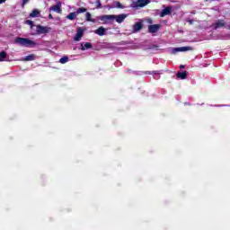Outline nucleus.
Returning a JSON list of instances; mask_svg holds the SVG:
<instances>
[{"mask_svg":"<svg viewBox=\"0 0 230 230\" xmlns=\"http://www.w3.org/2000/svg\"><path fill=\"white\" fill-rule=\"evenodd\" d=\"M145 75H159V71H153V72L146 71Z\"/></svg>","mask_w":230,"mask_h":230,"instance_id":"b1692460","label":"nucleus"},{"mask_svg":"<svg viewBox=\"0 0 230 230\" xmlns=\"http://www.w3.org/2000/svg\"><path fill=\"white\" fill-rule=\"evenodd\" d=\"M125 19H127V14L125 13H121L119 15L113 14V21H116V22H118L119 24H121V22H123Z\"/></svg>","mask_w":230,"mask_h":230,"instance_id":"423d86ee","label":"nucleus"},{"mask_svg":"<svg viewBox=\"0 0 230 230\" xmlns=\"http://www.w3.org/2000/svg\"><path fill=\"white\" fill-rule=\"evenodd\" d=\"M14 44H19V46H22L24 48H33L37 46V42L30 39L21 37H16L14 39Z\"/></svg>","mask_w":230,"mask_h":230,"instance_id":"f257e3e1","label":"nucleus"},{"mask_svg":"<svg viewBox=\"0 0 230 230\" xmlns=\"http://www.w3.org/2000/svg\"><path fill=\"white\" fill-rule=\"evenodd\" d=\"M185 66L184 65H181L180 66V69H184Z\"/></svg>","mask_w":230,"mask_h":230,"instance_id":"c756f323","label":"nucleus"},{"mask_svg":"<svg viewBox=\"0 0 230 230\" xmlns=\"http://www.w3.org/2000/svg\"><path fill=\"white\" fill-rule=\"evenodd\" d=\"M99 19L102 21V24H112L114 14H103L99 16Z\"/></svg>","mask_w":230,"mask_h":230,"instance_id":"f03ea898","label":"nucleus"},{"mask_svg":"<svg viewBox=\"0 0 230 230\" xmlns=\"http://www.w3.org/2000/svg\"><path fill=\"white\" fill-rule=\"evenodd\" d=\"M95 6H96V8H102V2L100 0H96Z\"/></svg>","mask_w":230,"mask_h":230,"instance_id":"393cba45","label":"nucleus"},{"mask_svg":"<svg viewBox=\"0 0 230 230\" xmlns=\"http://www.w3.org/2000/svg\"><path fill=\"white\" fill-rule=\"evenodd\" d=\"M60 64H67L69 62V57L65 56L59 59Z\"/></svg>","mask_w":230,"mask_h":230,"instance_id":"aec40b11","label":"nucleus"},{"mask_svg":"<svg viewBox=\"0 0 230 230\" xmlns=\"http://www.w3.org/2000/svg\"><path fill=\"white\" fill-rule=\"evenodd\" d=\"M177 78H180L181 80H186V78L188 77V72L187 71H183V72H178L176 74Z\"/></svg>","mask_w":230,"mask_h":230,"instance_id":"f8f14e48","label":"nucleus"},{"mask_svg":"<svg viewBox=\"0 0 230 230\" xmlns=\"http://www.w3.org/2000/svg\"><path fill=\"white\" fill-rule=\"evenodd\" d=\"M30 0H22V8H24V6L26 5V4L29 2Z\"/></svg>","mask_w":230,"mask_h":230,"instance_id":"a878e982","label":"nucleus"},{"mask_svg":"<svg viewBox=\"0 0 230 230\" xmlns=\"http://www.w3.org/2000/svg\"><path fill=\"white\" fill-rule=\"evenodd\" d=\"M86 21H88L89 22H94L91 15V13H86Z\"/></svg>","mask_w":230,"mask_h":230,"instance_id":"4be33fe9","label":"nucleus"},{"mask_svg":"<svg viewBox=\"0 0 230 230\" xmlns=\"http://www.w3.org/2000/svg\"><path fill=\"white\" fill-rule=\"evenodd\" d=\"M161 30V24H153L148 26V33H157Z\"/></svg>","mask_w":230,"mask_h":230,"instance_id":"6e6552de","label":"nucleus"},{"mask_svg":"<svg viewBox=\"0 0 230 230\" xmlns=\"http://www.w3.org/2000/svg\"><path fill=\"white\" fill-rule=\"evenodd\" d=\"M8 57V54H6V51H1L0 52V62H4V59Z\"/></svg>","mask_w":230,"mask_h":230,"instance_id":"6ab92c4d","label":"nucleus"},{"mask_svg":"<svg viewBox=\"0 0 230 230\" xmlns=\"http://www.w3.org/2000/svg\"><path fill=\"white\" fill-rule=\"evenodd\" d=\"M3 3H6V0H0V4H3Z\"/></svg>","mask_w":230,"mask_h":230,"instance_id":"c85d7f7f","label":"nucleus"},{"mask_svg":"<svg viewBox=\"0 0 230 230\" xmlns=\"http://www.w3.org/2000/svg\"><path fill=\"white\" fill-rule=\"evenodd\" d=\"M91 48H93V43L91 42H86L84 43H84L81 44L82 51H85V49H91Z\"/></svg>","mask_w":230,"mask_h":230,"instance_id":"4468645a","label":"nucleus"},{"mask_svg":"<svg viewBox=\"0 0 230 230\" xmlns=\"http://www.w3.org/2000/svg\"><path fill=\"white\" fill-rule=\"evenodd\" d=\"M56 12V13H62V2H58L57 4L51 5L49 12Z\"/></svg>","mask_w":230,"mask_h":230,"instance_id":"39448f33","label":"nucleus"},{"mask_svg":"<svg viewBox=\"0 0 230 230\" xmlns=\"http://www.w3.org/2000/svg\"><path fill=\"white\" fill-rule=\"evenodd\" d=\"M25 62H31L35 60V54H30L24 58Z\"/></svg>","mask_w":230,"mask_h":230,"instance_id":"a211bd4d","label":"nucleus"},{"mask_svg":"<svg viewBox=\"0 0 230 230\" xmlns=\"http://www.w3.org/2000/svg\"><path fill=\"white\" fill-rule=\"evenodd\" d=\"M76 12L70 13L67 14L66 19H68L69 21H75V19H76Z\"/></svg>","mask_w":230,"mask_h":230,"instance_id":"f3484780","label":"nucleus"},{"mask_svg":"<svg viewBox=\"0 0 230 230\" xmlns=\"http://www.w3.org/2000/svg\"><path fill=\"white\" fill-rule=\"evenodd\" d=\"M105 31H107V29H105L104 27H99L96 31L95 33L97 35H100V37H103V35H105Z\"/></svg>","mask_w":230,"mask_h":230,"instance_id":"ddd939ff","label":"nucleus"},{"mask_svg":"<svg viewBox=\"0 0 230 230\" xmlns=\"http://www.w3.org/2000/svg\"><path fill=\"white\" fill-rule=\"evenodd\" d=\"M170 13H172V6H167L162 10L160 17H166V15H170Z\"/></svg>","mask_w":230,"mask_h":230,"instance_id":"9b49d317","label":"nucleus"},{"mask_svg":"<svg viewBox=\"0 0 230 230\" xmlns=\"http://www.w3.org/2000/svg\"><path fill=\"white\" fill-rule=\"evenodd\" d=\"M174 51H193V48L191 47H180L174 49Z\"/></svg>","mask_w":230,"mask_h":230,"instance_id":"2eb2a0df","label":"nucleus"},{"mask_svg":"<svg viewBox=\"0 0 230 230\" xmlns=\"http://www.w3.org/2000/svg\"><path fill=\"white\" fill-rule=\"evenodd\" d=\"M39 15H40V11H39L38 9H34L30 13L29 17L35 18V17H39Z\"/></svg>","mask_w":230,"mask_h":230,"instance_id":"dca6fc26","label":"nucleus"},{"mask_svg":"<svg viewBox=\"0 0 230 230\" xmlns=\"http://www.w3.org/2000/svg\"><path fill=\"white\" fill-rule=\"evenodd\" d=\"M117 8H123V5L121 4V3L117 2Z\"/></svg>","mask_w":230,"mask_h":230,"instance_id":"bb28decb","label":"nucleus"},{"mask_svg":"<svg viewBox=\"0 0 230 230\" xmlns=\"http://www.w3.org/2000/svg\"><path fill=\"white\" fill-rule=\"evenodd\" d=\"M143 30V22H136L133 25V33H137V31H141Z\"/></svg>","mask_w":230,"mask_h":230,"instance_id":"1a4fd4ad","label":"nucleus"},{"mask_svg":"<svg viewBox=\"0 0 230 230\" xmlns=\"http://www.w3.org/2000/svg\"><path fill=\"white\" fill-rule=\"evenodd\" d=\"M85 12H87V9L84 7H80L77 9V11L75 12L76 15H78L79 13H85Z\"/></svg>","mask_w":230,"mask_h":230,"instance_id":"412c9836","label":"nucleus"},{"mask_svg":"<svg viewBox=\"0 0 230 230\" xmlns=\"http://www.w3.org/2000/svg\"><path fill=\"white\" fill-rule=\"evenodd\" d=\"M25 24H28L29 26H31V28H33V26H35V24L33 23V21L31 20L25 21Z\"/></svg>","mask_w":230,"mask_h":230,"instance_id":"5701e85b","label":"nucleus"},{"mask_svg":"<svg viewBox=\"0 0 230 230\" xmlns=\"http://www.w3.org/2000/svg\"><path fill=\"white\" fill-rule=\"evenodd\" d=\"M49 19L53 20V19H54V18H53V14L49 13Z\"/></svg>","mask_w":230,"mask_h":230,"instance_id":"cd10ccee","label":"nucleus"},{"mask_svg":"<svg viewBox=\"0 0 230 230\" xmlns=\"http://www.w3.org/2000/svg\"><path fill=\"white\" fill-rule=\"evenodd\" d=\"M226 22L225 20L222 19H218L213 24H212V28L213 30H218V28H224V26H226Z\"/></svg>","mask_w":230,"mask_h":230,"instance_id":"20e7f679","label":"nucleus"},{"mask_svg":"<svg viewBox=\"0 0 230 230\" xmlns=\"http://www.w3.org/2000/svg\"><path fill=\"white\" fill-rule=\"evenodd\" d=\"M36 35H46V33H49L51 28L42 26V25H36Z\"/></svg>","mask_w":230,"mask_h":230,"instance_id":"7ed1b4c3","label":"nucleus"},{"mask_svg":"<svg viewBox=\"0 0 230 230\" xmlns=\"http://www.w3.org/2000/svg\"><path fill=\"white\" fill-rule=\"evenodd\" d=\"M82 37H84V30L82 28H79L77 29V32L74 38V40H75V42H79Z\"/></svg>","mask_w":230,"mask_h":230,"instance_id":"9d476101","label":"nucleus"},{"mask_svg":"<svg viewBox=\"0 0 230 230\" xmlns=\"http://www.w3.org/2000/svg\"><path fill=\"white\" fill-rule=\"evenodd\" d=\"M146 4H150V0H137L135 6L137 8H145Z\"/></svg>","mask_w":230,"mask_h":230,"instance_id":"0eeeda50","label":"nucleus"}]
</instances>
